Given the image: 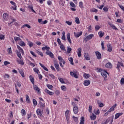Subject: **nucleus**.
<instances>
[{
  "label": "nucleus",
  "mask_w": 124,
  "mask_h": 124,
  "mask_svg": "<svg viewBox=\"0 0 124 124\" xmlns=\"http://www.w3.org/2000/svg\"><path fill=\"white\" fill-rule=\"evenodd\" d=\"M70 115L71 113L70 111L68 109H67L65 112V116L66 119L67 124H69V119H70Z\"/></svg>",
  "instance_id": "f257e3e1"
},
{
  "label": "nucleus",
  "mask_w": 124,
  "mask_h": 124,
  "mask_svg": "<svg viewBox=\"0 0 124 124\" xmlns=\"http://www.w3.org/2000/svg\"><path fill=\"white\" fill-rule=\"evenodd\" d=\"M39 104L40 108H43L45 107V102H44V100L41 97L39 98Z\"/></svg>",
  "instance_id": "f03ea898"
},
{
  "label": "nucleus",
  "mask_w": 124,
  "mask_h": 124,
  "mask_svg": "<svg viewBox=\"0 0 124 124\" xmlns=\"http://www.w3.org/2000/svg\"><path fill=\"white\" fill-rule=\"evenodd\" d=\"M70 75L72 77H74L75 78H76V79H78V78H79V77L78 76V75H77V72L75 71H73V72L71 71L70 72Z\"/></svg>",
  "instance_id": "7ed1b4c3"
},
{
  "label": "nucleus",
  "mask_w": 124,
  "mask_h": 124,
  "mask_svg": "<svg viewBox=\"0 0 124 124\" xmlns=\"http://www.w3.org/2000/svg\"><path fill=\"white\" fill-rule=\"evenodd\" d=\"M33 88L34 91H35L37 93H38V94H40V93H41V91H40V89L38 88V86H37V85L34 84L33 86Z\"/></svg>",
  "instance_id": "20e7f679"
},
{
  "label": "nucleus",
  "mask_w": 124,
  "mask_h": 124,
  "mask_svg": "<svg viewBox=\"0 0 124 124\" xmlns=\"http://www.w3.org/2000/svg\"><path fill=\"white\" fill-rule=\"evenodd\" d=\"M10 3L12 4L11 6V9H13V10H17V5H16V3L14 2L13 1H10Z\"/></svg>",
  "instance_id": "39448f33"
},
{
  "label": "nucleus",
  "mask_w": 124,
  "mask_h": 124,
  "mask_svg": "<svg viewBox=\"0 0 124 124\" xmlns=\"http://www.w3.org/2000/svg\"><path fill=\"white\" fill-rule=\"evenodd\" d=\"M94 36L93 34H90L88 36H86L85 38L84 39V41L85 42H87V41H89V40H91L92 38Z\"/></svg>",
  "instance_id": "423d86ee"
},
{
  "label": "nucleus",
  "mask_w": 124,
  "mask_h": 124,
  "mask_svg": "<svg viewBox=\"0 0 124 124\" xmlns=\"http://www.w3.org/2000/svg\"><path fill=\"white\" fill-rule=\"evenodd\" d=\"M54 64L56 70L57 71H60V65H59V62H58V61H55L54 62Z\"/></svg>",
  "instance_id": "0eeeda50"
},
{
  "label": "nucleus",
  "mask_w": 124,
  "mask_h": 124,
  "mask_svg": "<svg viewBox=\"0 0 124 124\" xmlns=\"http://www.w3.org/2000/svg\"><path fill=\"white\" fill-rule=\"evenodd\" d=\"M73 100L74 102H72L71 105H72V106H74V107L77 106L78 102H79V100L75 98L73 99Z\"/></svg>",
  "instance_id": "6e6552de"
},
{
  "label": "nucleus",
  "mask_w": 124,
  "mask_h": 124,
  "mask_svg": "<svg viewBox=\"0 0 124 124\" xmlns=\"http://www.w3.org/2000/svg\"><path fill=\"white\" fill-rule=\"evenodd\" d=\"M82 34H83V32H82V31H80V32H78L77 33H76V32H74V35L75 37H76L77 38H78V37H80V36H81Z\"/></svg>",
  "instance_id": "1a4fd4ad"
},
{
  "label": "nucleus",
  "mask_w": 124,
  "mask_h": 124,
  "mask_svg": "<svg viewBox=\"0 0 124 124\" xmlns=\"http://www.w3.org/2000/svg\"><path fill=\"white\" fill-rule=\"evenodd\" d=\"M78 54V58H81V56H82V47H79L78 49V51L77 52Z\"/></svg>",
  "instance_id": "9d476101"
},
{
  "label": "nucleus",
  "mask_w": 124,
  "mask_h": 124,
  "mask_svg": "<svg viewBox=\"0 0 124 124\" xmlns=\"http://www.w3.org/2000/svg\"><path fill=\"white\" fill-rule=\"evenodd\" d=\"M58 59L59 61H60L59 64H60V66H61V67H63V66H64V65H62V61H63V59H62V56H58Z\"/></svg>",
  "instance_id": "9b49d317"
},
{
  "label": "nucleus",
  "mask_w": 124,
  "mask_h": 124,
  "mask_svg": "<svg viewBox=\"0 0 124 124\" xmlns=\"http://www.w3.org/2000/svg\"><path fill=\"white\" fill-rule=\"evenodd\" d=\"M95 53L97 60H100V59H101L102 57L101 53H100L99 51H96Z\"/></svg>",
  "instance_id": "f8f14e48"
},
{
  "label": "nucleus",
  "mask_w": 124,
  "mask_h": 124,
  "mask_svg": "<svg viewBox=\"0 0 124 124\" xmlns=\"http://www.w3.org/2000/svg\"><path fill=\"white\" fill-rule=\"evenodd\" d=\"M101 74L103 77H104V79L107 78V74H108V73L107 71L104 70L101 73Z\"/></svg>",
  "instance_id": "ddd939ff"
},
{
  "label": "nucleus",
  "mask_w": 124,
  "mask_h": 124,
  "mask_svg": "<svg viewBox=\"0 0 124 124\" xmlns=\"http://www.w3.org/2000/svg\"><path fill=\"white\" fill-rule=\"evenodd\" d=\"M44 92L46 93H47V94H48L49 95H53V94H54V93H53V92H51L47 89H45Z\"/></svg>",
  "instance_id": "4468645a"
},
{
  "label": "nucleus",
  "mask_w": 124,
  "mask_h": 124,
  "mask_svg": "<svg viewBox=\"0 0 124 124\" xmlns=\"http://www.w3.org/2000/svg\"><path fill=\"white\" fill-rule=\"evenodd\" d=\"M73 110L74 114H75L76 115L77 114H78V112H79V108H78V107H74Z\"/></svg>",
  "instance_id": "2eb2a0df"
},
{
  "label": "nucleus",
  "mask_w": 124,
  "mask_h": 124,
  "mask_svg": "<svg viewBox=\"0 0 124 124\" xmlns=\"http://www.w3.org/2000/svg\"><path fill=\"white\" fill-rule=\"evenodd\" d=\"M91 84V81L89 80H85L84 81L83 85L85 86V87H88Z\"/></svg>",
  "instance_id": "dca6fc26"
},
{
  "label": "nucleus",
  "mask_w": 124,
  "mask_h": 124,
  "mask_svg": "<svg viewBox=\"0 0 124 124\" xmlns=\"http://www.w3.org/2000/svg\"><path fill=\"white\" fill-rule=\"evenodd\" d=\"M46 55H48V56H49V57H50V58H51L52 59H54V54H53V53H52V52L51 51H46Z\"/></svg>",
  "instance_id": "f3484780"
},
{
  "label": "nucleus",
  "mask_w": 124,
  "mask_h": 124,
  "mask_svg": "<svg viewBox=\"0 0 124 124\" xmlns=\"http://www.w3.org/2000/svg\"><path fill=\"white\" fill-rule=\"evenodd\" d=\"M124 113L121 112V113H117L115 114L114 119L115 120H117V119H119L121 116L123 115Z\"/></svg>",
  "instance_id": "a211bd4d"
},
{
  "label": "nucleus",
  "mask_w": 124,
  "mask_h": 124,
  "mask_svg": "<svg viewBox=\"0 0 124 124\" xmlns=\"http://www.w3.org/2000/svg\"><path fill=\"white\" fill-rule=\"evenodd\" d=\"M118 64L117 65V68L118 69L119 71H120V68L121 66H122V67H124V63L122 62H118Z\"/></svg>",
  "instance_id": "6ab92c4d"
},
{
  "label": "nucleus",
  "mask_w": 124,
  "mask_h": 124,
  "mask_svg": "<svg viewBox=\"0 0 124 124\" xmlns=\"http://www.w3.org/2000/svg\"><path fill=\"white\" fill-rule=\"evenodd\" d=\"M17 48L19 50V52L21 53L22 55H24L25 54V52H24V50H23V48L20 46L19 45H17Z\"/></svg>",
  "instance_id": "aec40b11"
},
{
  "label": "nucleus",
  "mask_w": 124,
  "mask_h": 124,
  "mask_svg": "<svg viewBox=\"0 0 124 124\" xmlns=\"http://www.w3.org/2000/svg\"><path fill=\"white\" fill-rule=\"evenodd\" d=\"M67 39L70 44L72 43V42H71V39H70V33H68L67 34Z\"/></svg>",
  "instance_id": "412c9836"
},
{
  "label": "nucleus",
  "mask_w": 124,
  "mask_h": 124,
  "mask_svg": "<svg viewBox=\"0 0 124 124\" xmlns=\"http://www.w3.org/2000/svg\"><path fill=\"white\" fill-rule=\"evenodd\" d=\"M29 78H30V80L31 83H32L33 86L34 85V78H33L32 77V76L30 75L29 76Z\"/></svg>",
  "instance_id": "4be33fe9"
},
{
  "label": "nucleus",
  "mask_w": 124,
  "mask_h": 124,
  "mask_svg": "<svg viewBox=\"0 0 124 124\" xmlns=\"http://www.w3.org/2000/svg\"><path fill=\"white\" fill-rule=\"evenodd\" d=\"M90 119L91 121H94L96 119V115L94 113H92V115L90 116Z\"/></svg>",
  "instance_id": "5701e85b"
},
{
  "label": "nucleus",
  "mask_w": 124,
  "mask_h": 124,
  "mask_svg": "<svg viewBox=\"0 0 124 124\" xmlns=\"http://www.w3.org/2000/svg\"><path fill=\"white\" fill-rule=\"evenodd\" d=\"M116 107H117V104H114L111 108H110V109L108 110V112L110 113L112 112V111H114Z\"/></svg>",
  "instance_id": "b1692460"
},
{
  "label": "nucleus",
  "mask_w": 124,
  "mask_h": 124,
  "mask_svg": "<svg viewBox=\"0 0 124 124\" xmlns=\"http://www.w3.org/2000/svg\"><path fill=\"white\" fill-rule=\"evenodd\" d=\"M109 26L112 28L113 30H115V31H118V28L116 27V26H115L114 24H111V23H108Z\"/></svg>",
  "instance_id": "393cba45"
},
{
  "label": "nucleus",
  "mask_w": 124,
  "mask_h": 124,
  "mask_svg": "<svg viewBox=\"0 0 124 124\" xmlns=\"http://www.w3.org/2000/svg\"><path fill=\"white\" fill-rule=\"evenodd\" d=\"M106 68H112V63L111 62H108L105 65Z\"/></svg>",
  "instance_id": "a878e982"
},
{
  "label": "nucleus",
  "mask_w": 124,
  "mask_h": 124,
  "mask_svg": "<svg viewBox=\"0 0 124 124\" xmlns=\"http://www.w3.org/2000/svg\"><path fill=\"white\" fill-rule=\"evenodd\" d=\"M84 58L86 59V61H90V60H91V58H90L89 53H85Z\"/></svg>",
  "instance_id": "bb28decb"
},
{
  "label": "nucleus",
  "mask_w": 124,
  "mask_h": 124,
  "mask_svg": "<svg viewBox=\"0 0 124 124\" xmlns=\"http://www.w3.org/2000/svg\"><path fill=\"white\" fill-rule=\"evenodd\" d=\"M16 55L19 59H22V55H21V52L20 51H18L17 50H16Z\"/></svg>",
  "instance_id": "cd10ccee"
},
{
  "label": "nucleus",
  "mask_w": 124,
  "mask_h": 124,
  "mask_svg": "<svg viewBox=\"0 0 124 124\" xmlns=\"http://www.w3.org/2000/svg\"><path fill=\"white\" fill-rule=\"evenodd\" d=\"M113 50V47L111 46V44H109L108 45V52H112V50Z\"/></svg>",
  "instance_id": "c85d7f7f"
},
{
  "label": "nucleus",
  "mask_w": 124,
  "mask_h": 124,
  "mask_svg": "<svg viewBox=\"0 0 124 124\" xmlns=\"http://www.w3.org/2000/svg\"><path fill=\"white\" fill-rule=\"evenodd\" d=\"M25 96L26 101L27 102V103H31V100L30 99V96H29V95L26 94Z\"/></svg>",
  "instance_id": "c756f323"
},
{
  "label": "nucleus",
  "mask_w": 124,
  "mask_h": 124,
  "mask_svg": "<svg viewBox=\"0 0 124 124\" xmlns=\"http://www.w3.org/2000/svg\"><path fill=\"white\" fill-rule=\"evenodd\" d=\"M79 124H85V117L84 116L80 118V122Z\"/></svg>",
  "instance_id": "7c9ffc66"
},
{
  "label": "nucleus",
  "mask_w": 124,
  "mask_h": 124,
  "mask_svg": "<svg viewBox=\"0 0 124 124\" xmlns=\"http://www.w3.org/2000/svg\"><path fill=\"white\" fill-rule=\"evenodd\" d=\"M36 113L38 116H40V117H41V116H42V113L41 112V110H40V109H37Z\"/></svg>",
  "instance_id": "2f4dec72"
},
{
  "label": "nucleus",
  "mask_w": 124,
  "mask_h": 124,
  "mask_svg": "<svg viewBox=\"0 0 124 124\" xmlns=\"http://www.w3.org/2000/svg\"><path fill=\"white\" fill-rule=\"evenodd\" d=\"M39 64L40 65V66H41V67L42 68H43V69L44 70H45L46 71H48V68H47V67H45V66L43 65L41 63H39Z\"/></svg>",
  "instance_id": "473e14b6"
},
{
  "label": "nucleus",
  "mask_w": 124,
  "mask_h": 124,
  "mask_svg": "<svg viewBox=\"0 0 124 124\" xmlns=\"http://www.w3.org/2000/svg\"><path fill=\"white\" fill-rule=\"evenodd\" d=\"M98 35L99 37L101 38V37H103L104 36V32H102V31H100L98 32Z\"/></svg>",
  "instance_id": "72a5a7b5"
},
{
  "label": "nucleus",
  "mask_w": 124,
  "mask_h": 124,
  "mask_svg": "<svg viewBox=\"0 0 124 124\" xmlns=\"http://www.w3.org/2000/svg\"><path fill=\"white\" fill-rule=\"evenodd\" d=\"M14 39L16 42H18V41H22V39L19 37H15Z\"/></svg>",
  "instance_id": "f704fd0d"
},
{
  "label": "nucleus",
  "mask_w": 124,
  "mask_h": 124,
  "mask_svg": "<svg viewBox=\"0 0 124 124\" xmlns=\"http://www.w3.org/2000/svg\"><path fill=\"white\" fill-rule=\"evenodd\" d=\"M19 73L20 74V75H21L23 78H25V73H24V71H23V70H19Z\"/></svg>",
  "instance_id": "c9c22d12"
},
{
  "label": "nucleus",
  "mask_w": 124,
  "mask_h": 124,
  "mask_svg": "<svg viewBox=\"0 0 124 124\" xmlns=\"http://www.w3.org/2000/svg\"><path fill=\"white\" fill-rule=\"evenodd\" d=\"M42 50H46V51H47V52H48L49 51V50H50V47H48L47 46H43L42 48Z\"/></svg>",
  "instance_id": "e433bc0d"
},
{
  "label": "nucleus",
  "mask_w": 124,
  "mask_h": 124,
  "mask_svg": "<svg viewBox=\"0 0 124 124\" xmlns=\"http://www.w3.org/2000/svg\"><path fill=\"white\" fill-rule=\"evenodd\" d=\"M3 18L5 21H6L7 20V18H8V16H7V14L6 13H4L3 14Z\"/></svg>",
  "instance_id": "4c0bfd02"
},
{
  "label": "nucleus",
  "mask_w": 124,
  "mask_h": 124,
  "mask_svg": "<svg viewBox=\"0 0 124 124\" xmlns=\"http://www.w3.org/2000/svg\"><path fill=\"white\" fill-rule=\"evenodd\" d=\"M25 27H27L28 29H31V26L29 24H24L21 27V29H24Z\"/></svg>",
  "instance_id": "58836bf2"
},
{
  "label": "nucleus",
  "mask_w": 124,
  "mask_h": 124,
  "mask_svg": "<svg viewBox=\"0 0 124 124\" xmlns=\"http://www.w3.org/2000/svg\"><path fill=\"white\" fill-rule=\"evenodd\" d=\"M90 76L89 74H87L86 73H84L83 74V77L84 78H85V79H89V78H90Z\"/></svg>",
  "instance_id": "ea45409f"
},
{
  "label": "nucleus",
  "mask_w": 124,
  "mask_h": 124,
  "mask_svg": "<svg viewBox=\"0 0 124 124\" xmlns=\"http://www.w3.org/2000/svg\"><path fill=\"white\" fill-rule=\"evenodd\" d=\"M7 52L9 55H12V49L11 48V47L8 48Z\"/></svg>",
  "instance_id": "a19ab883"
},
{
  "label": "nucleus",
  "mask_w": 124,
  "mask_h": 124,
  "mask_svg": "<svg viewBox=\"0 0 124 124\" xmlns=\"http://www.w3.org/2000/svg\"><path fill=\"white\" fill-rule=\"evenodd\" d=\"M68 60L70 62L71 64H72V65H74V63H73V58L72 57H70L68 59Z\"/></svg>",
  "instance_id": "79ce46f5"
},
{
  "label": "nucleus",
  "mask_w": 124,
  "mask_h": 124,
  "mask_svg": "<svg viewBox=\"0 0 124 124\" xmlns=\"http://www.w3.org/2000/svg\"><path fill=\"white\" fill-rule=\"evenodd\" d=\"M3 77L4 79H10V76L8 74H5Z\"/></svg>",
  "instance_id": "37998d69"
},
{
  "label": "nucleus",
  "mask_w": 124,
  "mask_h": 124,
  "mask_svg": "<svg viewBox=\"0 0 124 124\" xmlns=\"http://www.w3.org/2000/svg\"><path fill=\"white\" fill-rule=\"evenodd\" d=\"M5 39V36L2 34H0V40H4Z\"/></svg>",
  "instance_id": "c03bdc74"
},
{
  "label": "nucleus",
  "mask_w": 124,
  "mask_h": 124,
  "mask_svg": "<svg viewBox=\"0 0 124 124\" xmlns=\"http://www.w3.org/2000/svg\"><path fill=\"white\" fill-rule=\"evenodd\" d=\"M75 22L76 24H80V19H79V17H75Z\"/></svg>",
  "instance_id": "a18cd8bd"
},
{
  "label": "nucleus",
  "mask_w": 124,
  "mask_h": 124,
  "mask_svg": "<svg viewBox=\"0 0 124 124\" xmlns=\"http://www.w3.org/2000/svg\"><path fill=\"white\" fill-rule=\"evenodd\" d=\"M97 104L98 106H99L100 107H103V106H104V105L103 104V103H102L101 102L99 101H97Z\"/></svg>",
  "instance_id": "49530a36"
},
{
  "label": "nucleus",
  "mask_w": 124,
  "mask_h": 124,
  "mask_svg": "<svg viewBox=\"0 0 124 124\" xmlns=\"http://www.w3.org/2000/svg\"><path fill=\"white\" fill-rule=\"evenodd\" d=\"M19 45L20 46H21V47H23V46H26V44L21 40L19 43Z\"/></svg>",
  "instance_id": "de8ad7c7"
},
{
  "label": "nucleus",
  "mask_w": 124,
  "mask_h": 124,
  "mask_svg": "<svg viewBox=\"0 0 124 124\" xmlns=\"http://www.w3.org/2000/svg\"><path fill=\"white\" fill-rule=\"evenodd\" d=\"M101 27H100L99 25H96L95 26V30L96 31H99Z\"/></svg>",
  "instance_id": "09e8293b"
},
{
  "label": "nucleus",
  "mask_w": 124,
  "mask_h": 124,
  "mask_svg": "<svg viewBox=\"0 0 124 124\" xmlns=\"http://www.w3.org/2000/svg\"><path fill=\"white\" fill-rule=\"evenodd\" d=\"M46 87L47 88H48V89H49V90H52L53 88L52 85L51 84H46Z\"/></svg>",
  "instance_id": "8fccbe9b"
},
{
  "label": "nucleus",
  "mask_w": 124,
  "mask_h": 124,
  "mask_svg": "<svg viewBox=\"0 0 124 124\" xmlns=\"http://www.w3.org/2000/svg\"><path fill=\"white\" fill-rule=\"evenodd\" d=\"M33 71L35 72V73H37V74L40 73L39 70L37 68H34Z\"/></svg>",
  "instance_id": "3c124183"
},
{
  "label": "nucleus",
  "mask_w": 124,
  "mask_h": 124,
  "mask_svg": "<svg viewBox=\"0 0 124 124\" xmlns=\"http://www.w3.org/2000/svg\"><path fill=\"white\" fill-rule=\"evenodd\" d=\"M59 3H60V5H62V6H63V5H64V3H65V1H64V0H60L59 1Z\"/></svg>",
  "instance_id": "603ef678"
},
{
  "label": "nucleus",
  "mask_w": 124,
  "mask_h": 124,
  "mask_svg": "<svg viewBox=\"0 0 124 124\" xmlns=\"http://www.w3.org/2000/svg\"><path fill=\"white\" fill-rule=\"evenodd\" d=\"M21 115L22 116H26V110H25V109H21Z\"/></svg>",
  "instance_id": "864d4df0"
},
{
  "label": "nucleus",
  "mask_w": 124,
  "mask_h": 124,
  "mask_svg": "<svg viewBox=\"0 0 124 124\" xmlns=\"http://www.w3.org/2000/svg\"><path fill=\"white\" fill-rule=\"evenodd\" d=\"M32 101L34 106H36V105H37V101H36L35 99H33Z\"/></svg>",
  "instance_id": "5fc2aeb1"
},
{
  "label": "nucleus",
  "mask_w": 124,
  "mask_h": 124,
  "mask_svg": "<svg viewBox=\"0 0 124 124\" xmlns=\"http://www.w3.org/2000/svg\"><path fill=\"white\" fill-rule=\"evenodd\" d=\"M28 7L31 10V11H32V12H34V13H35V11L33 10V7L32 5L29 6Z\"/></svg>",
  "instance_id": "6e6d98bb"
},
{
  "label": "nucleus",
  "mask_w": 124,
  "mask_h": 124,
  "mask_svg": "<svg viewBox=\"0 0 124 124\" xmlns=\"http://www.w3.org/2000/svg\"><path fill=\"white\" fill-rule=\"evenodd\" d=\"M93 113H95L96 115H99V114H100V111L99 110V109H97L96 111L94 110L93 111Z\"/></svg>",
  "instance_id": "4d7b16f0"
},
{
  "label": "nucleus",
  "mask_w": 124,
  "mask_h": 124,
  "mask_svg": "<svg viewBox=\"0 0 124 124\" xmlns=\"http://www.w3.org/2000/svg\"><path fill=\"white\" fill-rule=\"evenodd\" d=\"M101 45L102 46V49L103 51H104L105 47H104V42H103V41L101 42Z\"/></svg>",
  "instance_id": "13d9d810"
},
{
  "label": "nucleus",
  "mask_w": 124,
  "mask_h": 124,
  "mask_svg": "<svg viewBox=\"0 0 124 124\" xmlns=\"http://www.w3.org/2000/svg\"><path fill=\"white\" fill-rule=\"evenodd\" d=\"M71 51H72V48H71L70 47L68 46L67 47V52L68 54H69V53H70V52H71Z\"/></svg>",
  "instance_id": "bf43d9fd"
},
{
  "label": "nucleus",
  "mask_w": 124,
  "mask_h": 124,
  "mask_svg": "<svg viewBox=\"0 0 124 124\" xmlns=\"http://www.w3.org/2000/svg\"><path fill=\"white\" fill-rule=\"evenodd\" d=\"M73 119L75 123H77L78 122V117L73 116Z\"/></svg>",
  "instance_id": "052dcab7"
},
{
  "label": "nucleus",
  "mask_w": 124,
  "mask_h": 124,
  "mask_svg": "<svg viewBox=\"0 0 124 124\" xmlns=\"http://www.w3.org/2000/svg\"><path fill=\"white\" fill-rule=\"evenodd\" d=\"M79 7H80L81 9H83L84 5H83V2L82 1L79 2Z\"/></svg>",
  "instance_id": "680f3d73"
},
{
  "label": "nucleus",
  "mask_w": 124,
  "mask_h": 124,
  "mask_svg": "<svg viewBox=\"0 0 124 124\" xmlns=\"http://www.w3.org/2000/svg\"><path fill=\"white\" fill-rule=\"evenodd\" d=\"M61 90L62 91H63L65 92V91H66V87L64 85L62 86H61Z\"/></svg>",
  "instance_id": "e2e57ef3"
},
{
  "label": "nucleus",
  "mask_w": 124,
  "mask_h": 124,
  "mask_svg": "<svg viewBox=\"0 0 124 124\" xmlns=\"http://www.w3.org/2000/svg\"><path fill=\"white\" fill-rule=\"evenodd\" d=\"M70 5H71L72 7H73L74 8H75V7H76L75 4H74V3H73V2H70Z\"/></svg>",
  "instance_id": "0e129e2a"
},
{
  "label": "nucleus",
  "mask_w": 124,
  "mask_h": 124,
  "mask_svg": "<svg viewBox=\"0 0 124 124\" xmlns=\"http://www.w3.org/2000/svg\"><path fill=\"white\" fill-rule=\"evenodd\" d=\"M48 75L51 79H55V76L53 74H49Z\"/></svg>",
  "instance_id": "69168bd1"
},
{
  "label": "nucleus",
  "mask_w": 124,
  "mask_h": 124,
  "mask_svg": "<svg viewBox=\"0 0 124 124\" xmlns=\"http://www.w3.org/2000/svg\"><path fill=\"white\" fill-rule=\"evenodd\" d=\"M55 94H56V95H60V94H61V92H60V90H56L55 91Z\"/></svg>",
  "instance_id": "338daca9"
},
{
  "label": "nucleus",
  "mask_w": 124,
  "mask_h": 124,
  "mask_svg": "<svg viewBox=\"0 0 124 124\" xmlns=\"http://www.w3.org/2000/svg\"><path fill=\"white\" fill-rule=\"evenodd\" d=\"M120 82H121V85H124V78H121Z\"/></svg>",
  "instance_id": "774afa93"
}]
</instances>
